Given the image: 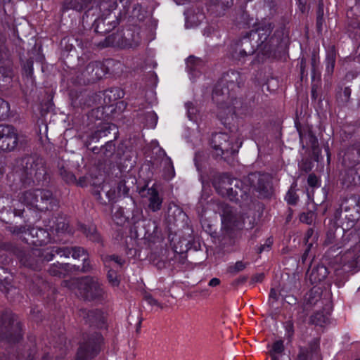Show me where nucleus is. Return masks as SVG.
Here are the masks:
<instances>
[{
  "label": "nucleus",
  "instance_id": "obj_35",
  "mask_svg": "<svg viewBox=\"0 0 360 360\" xmlns=\"http://www.w3.org/2000/svg\"><path fill=\"white\" fill-rule=\"evenodd\" d=\"M71 257L75 259H79L81 257H86V252L83 248L74 247L72 248Z\"/></svg>",
  "mask_w": 360,
  "mask_h": 360
},
{
  "label": "nucleus",
  "instance_id": "obj_23",
  "mask_svg": "<svg viewBox=\"0 0 360 360\" xmlns=\"http://www.w3.org/2000/svg\"><path fill=\"white\" fill-rule=\"evenodd\" d=\"M269 33L270 32L269 30L259 28L256 30H251L250 37H252V40H255V41L257 44V46L259 47L261 46L263 43L266 41Z\"/></svg>",
  "mask_w": 360,
  "mask_h": 360
},
{
  "label": "nucleus",
  "instance_id": "obj_5",
  "mask_svg": "<svg viewBox=\"0 0 360 360\" xmlns=\"http://www.w3.org/2000/svg\"><path fill=\"white\" fill-rule=\"evenodd\" d=\"M211 146L217 156L232 155L238 153L241 143L236 141L235 137H231L226 133H216L212 135Z\"/></svg>",
  "mask_w": 360,
  "mask_h": 360
},
{
  "label": "nucleus",
  "instance_id": "obj_30",
  "mask_svg": "<svg viewBox=\"0 0 360 360\" xmlns=\"http://www.w3.org/2000/svg\"><path fill=\"white\" fill-rule=\"evenodd\" d=\"M103 262L107 268H111V263L114 262L119 266H121L124 263V260L117 255H107L103 257Z\"/></svg>",
  "mask_w": 360,
  "mask_h": 360
},
{
  "label": "nucleus",
  "instance_id": "obj_60",
  "mask_svg": "<svg viewBox=\"0 0 360 360\" xmlns=\"http://www.w3.org/2000/svg\"><path fill=\"white\" fill-rule=\"evenodd\" d=\"M325 150H326V154H327V159H328V161H329V159H330V153H329V147H328V146H325Z\"/></svg>",
  "mask_w": 360,
  "mask_h": 360
},
{
  "label": "nucleus",
  "instance_id": "obj_53",
  "mask_svg": "<svg viewBox=\"0 0 360 360\" xmlns=\"http://www.w3.org/2000/svg\"><path fill=\"white\" fill-rule=\"evenodd\" d=\"M272 245V240L271 239L269 238L266 243L261 245V247L259 248V252H262L266 250H268L270 248V247Z\"/></svg>",
  "mask_w": 360,
  "mask_h": 360
},
{
  "label": "nucleus",
  "instance_id": "obj_40",
  "mask_svg": "<svg viewBox=\"0 0 360 360\" xmlns=\"http://www.w3.org/2000/svg\"><path fill=\"white\" fill-rule=\"evenodd\" d=\"M285 200L288 204L295 205L298 200V196L294 191L290 189L285 195Z\"/></svg>",
  "mask_w": 360,
  "mask_h": 360
},
{
  "label": "nucleus",
  "instance_id": "obj_42",
  "mask_svg": "<svg viewBox=\"0 0 360 360\" xmlns=\"http://www.w3.org/2000/svg\"><path fill=\"white\" fill-rule=\"evenodd\" d=\"M117 193L120 197L121 196H126L128 195L129 188L125 185V183L123 181H120L117 187Z\"/></svg>",
  "mask_w": 360,
  "mask_h": 360
},
{
  "label": "nucleus",
  "instance_id": "obj_14",
  "mask_svg": "<svg viewBox=\"0 0 360 360\" xmlns=\"http://www.w3.org/2000/svg\"><path fill=\"white\" fill-rule=\"evenodd\" d=\"M340 181L345 188L360 186V162L346 169L342 174Z\"/></svg>",
  "mask_w": 360,
  "mask_h": 360
},
{
  "label": "nucleus",
  "instance_id": "obj_20",
  "mask_svg": "<svg viewBox=\"0 0 360 360\" xmlns=\"http://www.w3.org/2000/svg\"><path fill=\"white\" fill-rule=\"evenodd\" d=\"M86 70L88 72H91L92 80L100 79L106 74L105 67L98 61L90 63L87 65Z\"/></svg>",
  "mask_w": 360,
  "mask_h": 360
},
{
  "label": "nucleus",
  "instance_id": "obj_49",
  "mask_svg": "<svg viewBox=\"0 0 360 360\" xmlns=\"http://www.w3.org/2000/svg\"><path fill=\"white\" fill-rule=\"evenodd\" d=\"M61 175L64 180L67 181L68 183H72L75 181V175L71 172H61Z\"/></svg>",
  "mask_w": 360,
  "mask_h": 360
},
{
  "label": "nucleus",
  "instance_id": "obj_44",
  "mask_svg": "<svg viewBox=\"0 0 360 360\" xmlns=\"http://www.w3.org/2000/svg\"><path fill=\"white\" fill-rule=\"evenodd\" d=\"M163 163L165 169H167L168 172L173 176H174V166L172 161L170 158L166 156L163 160Z\"/></svg>",
  "mask_w": 360,
  "mask_h": 360
},
{
  "label": "nucleus",
  "instance_id": "obj_8",
  "mask_svg": "<svg viewBox=\"0 0 360 360\" xmlns=\"http://www.w3.org/2000/svg\"><path fill=\"white\" fill-rule=\"evenodd\" d=\"M13 233L20 236L25 243L34 246H41L50 240L49 233L41 228L32 227L26 229L23 226L15 227Z\"/></svg>",
  "mask_w": 360,
  "mask_h": 360
},
{
  "label": "nucleus",
  "instance_id": "obj_6",
  "mask_svg": "<svg viewBox=\"0 0 360 360\" xmlns=\"http://www.w3.org/2000/svg\"><path fill=\"white\" fill-rule=\"evenodd\" d=\"M340 209L345 214L343 229L353 228L360 219V196L354 195L346 198L340 204Z\"/></svg>",
  "mask_w": 360,
  "mask_h": 360
},
{
  "label": "nucleus",
  "instance_id": "obj_32",
  "mask_svg": "<svg viewBox=\"0 0 360 360\" xmlns=\"http://www.w3.org/2000/svg\"><path fill=\"white\" fill-rule=\"evenodd\" d=\"M248 263H245L243 261H238L235 264L229 265L228 267V271L231 274H237L245 269Z\"/></svg>",
  "mask_w": 360,
  "mask_h": 360
},
{
  "label": "nucleus",
  "instance_id": "obj_28",
  "mask_svg": "<svg viewBox=\"0 0 360 360\" xmlns=\"http://www.w3.org/2000/svg\"><path fill=\"white\" fill-rule=\"evenodd\" d=\"M284 349L285 347L283 340H280L274 342L271 349L269 352L271 360H274V358L281 359L280 355L284 352Z\"/></svg>",
  "mask_w": 360,
  "mask_h": 360
},
{
  "label": "nucleus",
  "instance_id": "obj_18",
  "mask_svg": "<svg viewBox=\"0 0 360 360\" xmlns=\"http://www.w3.org/2000/svg\"><path fill=\"white\" fill-rule=\"evenodd\" d=\"M234 93L235 92L233 93V95H235ZM234 101L238 103V101H236L234 96H233L232 98L224 102V104H217L219 109L217 114L219 119L221 120H226L229 116H232L235 114L234 107L233 106L234 105Z\"/></svg>",
  "mask_w": 360,
  "mask_h": 360
},
{
  "label": "nucleus",
  "instance_id": "obj_43",
  "mask_svg": "<svg viewBox=\"0 0 360 360\" xmlns=\"http://www.w3.org/2000/svg\"><path fill=\"white\" fill-rule=\"evenodd\" d=\"M185 106L187 110V114H188V117L189 120H193L194 118L193 117L196 112L195 108L194 107L193 103H191V102L186 103L185 104Z\"/></svg>",
  "mask_w": 360,
  "mask_h": 360
},
{
  "label": "nucleus",
  "instance_id": "obj_41",
  "mask_svg": "<svg viewBox=\"0 0 360 360\" xmlns=\"http://www.w3.org/2000/svg\"><path fill=\"white\" fill-rule=\"evenodd\" d=\"M300 219L302 222L311 224L314 220V213L311 212L302 213L300 217Z\"/></svg>",
  "mask_w": 360,
  "mask_h": 360
},
{
  "label": "nucleus",
  "instance_id": "obj_51",
  "mask_svg": "<svg viewBox=\"0 0 360 360\" xmlns=\"http://www.w3.org/2000/svg\"><path fill=\"white\" fill-rule=\"evenodd\" d=\"M335 239V233L333 231H328L326 235V239L325 240L326 245H330L333 243Z\"/></svg>",
  "mask_w": 360,
  "mask_h": 360
},
{
  "label": "nucleus",
  "instance_id": "obj_34",
  "mask_svg": "<svg viewBox=\"0 0 360 360\" xmlns=\"http://www.w3.org/2000/svg\"><path fill=\"white\" fill-rule=\"evenodd\" d=\"M283 327H284L285 331V337L289 340H291L293 337L294 332H295L294 323H293L292 321V320L286 321L283 323Z\"/></svg>",
  "mask_w": 360,
  "mask_h": 360
},
{
  "label": "nucleus",
  "instance_id": "obj_9",
  "mask_svg": "<svg viewBox=\"0 0 360 360\" xmlns=\"http://www.w3.org/2000/svg\"><path fill=\"white\" fill-rule=\"evenodd\" d=\"M25 173L27 178L23 182L24 185H30L31 183L35 184L37 182L39 184L40 181L44 179L46 175V169L44 162L41 160H34L32 158H29L26 162Z\"/></svg>",
  "mask_w": 360,
  "mask_h": 360
},
{
  "label": "nucleus",
  "instance_id": "obj_33",
  "mask_svg": "<svg viewBox=\"0 0 360 360\" xmlns=\"http://www.w3.org/2000/svg\"><path fill=\"white\" fill-rule=\"evenodd\" d=\"M10 106L9 104L0 98V120H4L9 115Z\"/></svg>",
  "mask_w": 360,
  "mask_h": 360
},
{
  "label": "nucleus",
  "instance_id": "obj_10",
  "mask_svg": "<svg viewBox=\"0 0 360 360\" xmlns=\"http://www.w3.org/2000/svg\"><path fill=\"white\" fill-rule=\"evenodd\" d=\"M103 342L102 336L96 333L94 338L80 346L77 352V360H90L98 352L100 345Z\"/></svg>",
  "mask_w": 360,
  "mask_h": 360
},
{
  "label": "nucleus",
  "instance_id": "obj_13",
  "mask_svg": "<svg viewBox=\"0 0 360 360\" xmlns=\"http://www.w3.org/2000/svg\"><path fill=\"white\" fill-rule=\"evenodd\" d=\"M249 180L252 181V186L257 191L262 197H267L271 193V181L268 174H261L259 173L251 174L249 176Z\"/></svg>",
  "mask_w": 360,
  "mask_h": 360
},
{
  "label": "nucleus",
  "instance_id": "obj_2",
  "mask_svg": "<svg viewBox=\"0 0 360 360\" xmlns=\"http://www.w3.org/2000/svg\"><path fill=\"white\" fill-rule=\"evenodd\" d=\"M19 201L30 209L41 212L53 210L58 204L50 191L39 189L22 191L19 195Z\"/></svg>",
  "mask_w": 360,
  "mask_h": 360
},
{
  "label": "nucleus",
  "instance_id": "obj_45",
  "mask_svg": "<svg viewBox=\"0 0 360 360\" xmlns=\"http://www.w3.org/2000/svg\"><path fill=\"white\" fill-rule=\"evenodd\" d=\"M145 300L149 304L152 306H157L160 308L162 307L161 304L150 294H146L145 295Z\"/></svg>",
  "mask_w": 360,
  "mask_h": 360
},
{
  "label": "nucleus",
  "instance_id": "obj_1",
  "mask_svg": "<svg viewBox=\"0 0 360 360\" xmlns=\"http://www.w3.org/2000/svg\"><path fill=\"white\" fill-rule=\"evenodd\" d=\"M213 185L219 195L233 201L245 200L250 191V187L244 185L239 179L231 178L228 174L217 176Z\"/></svg>",
  "mask_w": 360,
  "mask_h": 360
},
{
  "label": "nucleus",
  "instance_id": "obj_19",
  "mask_svg": "<svg viewBox=\"0 0 360 360\" xmlns=\"http://www.w3.org/2000/svg\"><path fill=\"white\" fill-rule=\"evenodd\" d=\"M321 298V292L319 289L314 288L309 291L304 296L303 303V310L309 311L316 305Z\"/></svg>",
  "mask_w": 360,
  "mask_h": 360
},
{
  "label": "nucleus",
  "instance_id": "obj_24",
  "mask_svg": "<svg viewBox=\"0 0 360 360\" xmlns=\"http://www.w3.org/2000/svg\"><path fill=\"white\" fill-rule=\"evenodd\" d=\"M88 319L90 323L102 328L105 323V316L101 311H91L88 314Z\"/></svg>",
  "mask_w": 360,
  "mask_h": 360
},
{
  "label": "nucleus",
  "instance_id": "obj_47",
  "mask_svg": "<svg viewBox=\"0 0 360 360\" xmlns=\"http://www.w3.org/2000/svg\"><path fill=\"white\" fill-rule=\"evenodd\" d=\"M106 196L109 202H114L120 197L118 193L115 190L112 189L106 191Z\"/></svg>",
  "mask_w": 360,
  "mask_h": 360
},
{
  "label": "nucleus",
  "instance_id": "obj_37",
  "mask_svg": "<svg viewBox=\"0 0 360 360\" xmlns=\"http://www.w3.org/2000/svg\"><path fill=\"white\" fill-rule=\"evenodd\" d=\"M327 318L321 313H316L311 316V321L316 325L322 326L326 323Z\"/></svg>",
  "mask_w": 360,
  "mask_h": 360
},
{
  "label": "nucleus",
  "instance_id": "obj_57",
  "mask_svg": "<svg viewBox=\"0 0 360 360\" xmlns=\"http://www.w3.org/2000/svg\"><path fill=\"white\" fill-rule=\"evenodd\" d=\"M221 4L224 7H229L233 4V0H224Z\"/></svg>",
  "mask_w": 360,
  "mask_h": 360
},
{
  "label": "nucleus",
  "instance_id": "obj_36",
  "mask_svg": "<svg viewBox=\"0 0 360 360\" xmlns=\"http://www.w3.org/2000/svg\"><path fill=\"white\" fill-rule=\"evenodd\" d=\"M81 229L84 233L90 239L96 240L98 238V236L94 227L86 228L85 226H82Z\"/></svg>",
  "mask_w": 360,
  "mask_h": 360
},
{
  "label": "nucleus",
  "instance_id": "obj_29",
  "mask_svg": "<svg viewBox=\"0 0 360 360\" xmlns=\"http://www.w3.org/2000/svg\"><path fill=\"white\" fill-rule=\"evenodd\" d=\"M326 70L328 74L333 72L335 63V51L334 47H331L327 52Z\"/></svg>",
  "mask_w": 360,
  "mask_h": 360
},
{
  "label": "nucleus",
  "instance_id": "obj_59",
  "mask_svg": "<svg viewBox=\"0 0 360 360\" xmlns=\"http://www.w3.org/2000/svg\"><path fill=\"white\" fill-rule=\"evenodd\" d=\"M120 3H122L124 7H128L130 4V0H120Z\"/></svg>",
  "mask_w": 360,
  "mask_h": 360
},
{
  "label": "nucleus",
  "instance_id": "obj_50",
  "mask_svg": "<svg viewBox=\"0 0 360 360\" xmlns=\"http://www.w3.org/2000/svg\"><path fill=\"white\" fill-rule=\"evenodd\" d=\"M307 182L309 186L312 187H316L319 184V179L314 174H309L307 179Z\"/></svg>",
  "mask_w": 360,
  "mask_h": 360
},
{
  "label": "nucleus",
  "instance_id": "obj_46",
  "mask_svg": "<svg viewBox=\"0 0 360 360\" xmlns=\"http://www.w3.org/2000/svg\"><path fill=\"white\" fill-rule=\"evenodd\" d=\"M226 211L224 212V213L221 214V221L222 223H226V224H231V211L229 210V207H226Z\"/></svg>",
  "mask_w": 360,
  "mask_h": 360
},
{
  "label": "nucleus",
  "instance_id": "obj_26",
  "mask_svg": "<svg viewBox=\"0 0 360 360\" xmlns=\"http://www.w3.org/2000/svg\"><path fill=\"white\" fill-rule=\"evenodd\" d=\"M112 219L117 225H122L127 219L124 214V210L121 207L113 205L112 207Z\"/></svg>",
  "mask_w": 360,
  "mask_h": 360
},
{
  "label": "nucleus",
  "instance_id": "obj_25",
  "mask_svg": "<svg viewBox=\"0 0 360 360\" xmlns=\"http://www.w3.org/2000/svg\"><path fill=\"white\" fill-rule=\"evenodd\" d=\"M299 134L301 143H303L304 141H306V143L313 149L317 147L318 139L316 136L311 132V131L309 130L305 134H303L302 131H300Z\"/></svg>",
  "mask_w": 360,
  "mask_h": 360
},
{
  "label": "nucleus",
  "instance_id": "obj_4",
  "mask_svg": "<svg viewBox=\"0 0 360 360\" xmlns=\"http://www.w3.org/2000/svg\"><path fill=\"white\" fill-rule=\"evenodd\" d=\"M63 284L72 290H77L76 293L89 300L99 298L103 294L98 280L90 277L64 281Z\"/></svg>",
  "mask_w": 360,
  "mask_h": 360
},
{
  "label": "nucleus",
  "instance_id": "obj_3",
  "mask_svg": "<svg viewBox=\"0 0 360 360\" xmlns=\"http://www.w3.org/2000/svg\"><path fill=\"white\" fill-rule=\"evenodd\" d=\"M241 77L238 72L231 70L224 74L214 87L212 93V100L217 104H224V102L233 98V93L239 88Z\"/></svg>",
  "mask_w": 360,
  "mask_h": 360
},
{
  "label": "nucleus",
  "instance_id": "obj_12",
  "mask_svg": "<svg viewBox=\"0 0 360 360\" xmlns=\"http://www.w3.org/2000/svg\"><path fill=\"white\" fill-rule=\"evenodd\" d=\"M257 44L250 37V32L242 37L235 44V51L233 57L240 60L244 57L252 54L258 48Z\"/></svg>",
  "mask_w": 360,
  "mask_h": 360
},
{
  "label": "nucleus",
  "instance_id": "obj_38",
  "mask_svg": "<svg viewBox=\"0 0 360 360\" xmlns=\"http://www.w3.org/2000/svg\"><path fill=\"white\" fill-rule=\"evenodd\" d=\"M108 279L112 286H117L120 283V280L117 278V273L112 269H109L108 272Z\"/></svg>",
  "mask_w": 360,
  "mask_h": 360
},
{
  "label": "nucleus",
  "instance_id": "obj_31",
  "mask_svg": "<svg viewBox=\"0 0 360 360\" xmlns=\"http://www.w3.org/2000/svg\"><path fill=\"white\" fill-rule=\"evenodd\" d=\"M313 353L307 347H300L295 360H312Z\"/></svg>",
  "mask_w": 360,
  "mask_h": 360
},
{
  "label": "nucleus",
  "instance_id": "obj_22",
  "mask_svg": "<svg viewBox=\"0 0 360 360\" xmlns=\"http://www.w3.org/2000/svg\"><path fill=\"white\" fill-rule=\"evenodd\" d=\"M328 276V269L323 265H318L317 266L312 269L311 272L309 274V280L311 283H317Z\"/></svg>",
  "mask_w": 360,
  "mask_h": 360
},
{
  "label": "nucleus",
  "instance_id": "obj_11",
  "mask_svg": "<svg viewBox=\"0 0 360 360\" xmlns=\"http://www.w3.org/2000/svg\"><path fill=\"white\" fill-rule=\"evenodd\" d=\"M18 134L11 126L0 124V150L9 151L17 146Z\"/></svg>",
  "mask_w": 360,
  "mask_h": 360
},
{
  "label": "nucleus",
  "instance_id": "obj_48",
  "mask_svg": "<svg viewBox=\"0 0 360 360\" xmlns=\"http://www.w3.org/2000/svg\"><path fill=\"white\" fill-rule=\"evenodd\" d=\"M68 229V224L65 221H58L56 224V230L57 232H65Z\"/></svg>",
  "mask_w": 360,
  "mask_h": 360
},
{
  "label": "nucleus",
  "instance_id": "obj_16",
  "mask_svg": "<svg viewBox=\"0 0 360 360\" xmlns=\"http://www.w3.org/2000/svg\"><path fill=\"white\" fill-rule=\"evenodd\" d=\"M79 270V267H77L75 265H72L68 263H54L50 266L48 271L50 275L60 278L67 276L70 272Z\"/></svg>",
  "mask_w": 360,
  "mask_h": 360
},
{
  "label": "nucleus",
  "instance_id": "obj_64",
  "mask_svg": "<svg viewBox=\"0 0 360 360\" xmlns=\"http://www.w3.org/2000/svg\"><path fill=\"white\" fill-rule=\"evenodd\" d=\"M262 277H263L262 275L259 276L258 278H257L256 281H261L262 279Z\"/></svg>",
  "mask_w": 360,
  "mask_h": 360
},
{
  "label": "nucleus",
  "instance_id": "obj_62",
  "mask_svg": "<svg viewBox=\"0 0 360 360\" xmlns=\"http://www.w3.org/2000/svg\"><path fill=\"white\" fill-rule=\"evenodd\" d=\"M304 63L305 62H304V59H302V60H301V72H302V74H303V72H304Z\"/></svg>",
  "mask_w": 360,
  "mask_h": 360
},
{
  "label": "nucleus",
  "instance_id": "obj_56",
  "mask_svg": "<svg viewBox=\"0 0 360 360\" xmlns=\"http://www.w3.org/2000/svg\"><path fill=\"white\" fill-rule=\"evenodd\" d=\"M269 297L271 299L277 300V292L274 288L271 289Z\"/></svg>",
  "mask_w": 360,
  "mask_h": 360
},
{
  "label": "nucleus",
  "instance_id": "obj_61",
  "mask_svg": "<svg viewBox=\"0 0 360 360\" xmlns=\"http://www.w3.org/2000/svg\"><path fill=\"white\" fill-rule=\"evenodd\" d=\"M148 116L150 117L151 118H153L155 122H156V121H157V116H156V115L155 113L149 112L148 113Z\"/></svg>",
  "mask_w": 360,
  "mask_h": 360
},
{
  "label": "nucleus",
  "instance_id": "obj_15",
  "mask_svg": "<svg viewBox=\"0 0 360 360\" xmlns=\"http://www.w3.org/2000/svg\"><path fill=\"white\" fill-rule=\"evenodd\" d=\"M341 264L350 269H360V243L341 255Z\"/></svg>",
  "mask_w": 360,
  "mask_h": 360
},
{
  "label": "nucleus",
  "instance_id": "obj_58",
  "mask_svg": "<svg viewBox=\"0 0 360 360\" xmlns=\"http://www.w3.org/2000/svg\"><path fill=\"white\" fill-rule=\"evenodd\" d=\"M311 65L313 69L314 70L316 65V58L315 55H314L311 58Z\"/></svg>",
  "mask_w": 360,
  "mask_h": 360
},
{
  "label": "nucleus",
  "instance_id": "obj_39",
  "mask_svg": "<svg viewBox=\"0 0 360 360\" xmlns=\"http://www.w3.org/2000/svg\"><path fill=\"white\" fill-rule=\"evenodd\" d=\"M72 248H55V253L60 257H69L71 255Z\"/></svg>",
  "mask_w": 360,
  "mask_h": 360
},
{
  "label": "nucleus",
  "instance_id": "obj_52",
  "mask_svg": "<svg viewBox=\"0 0 360 360\" xmlns=\"http://www.w3.org/2000/svg\"><path fill=\"white\" fill-rule=\"evenodd\" d=\"M82 260H83V264H82V267L81 269V271H84V272L88 271L89 269H91V265H90V262L87 259V256L85 257H83Z\"/></svg>",
  "mask_w": 360,
  "mask_h": 360
},
{
  "label": "nucleus",
  "instance_id": "obj_17",
  "mask_svg": "<svg viewBox=\"0 0 360 360\" xmlns=\"http://www.w3.org/2000/svg\"><path fill=\"white\" fill-rule=\"evenodd\" d=\"M148 208L153 212L161 210L163 199L160 196L157 188L153 186L147 190Z\"/></svg>",
  "mask_w": 360,
  "mask_h": 360
},
{
  "label": "nucleus",
  "instance_id": "obj_27",
  "mask_svg": "<svg viewBox=\"0 0 360 360\" xmlns=\"http://www.w3.org/2000/svg\"><path fill=\"white\" fill-rule=\"evenodd\" d=\"M317 239V236L314 233V230L312 229H309L306 233L305 236V242L307 245V248L306 249L304 253L302 255V261L304 262V261L307 259V257L308 255V252L313 246V243Z\"/></svg>",
  "mask_w": 360,
  "mask_h": 360
},
{
  "label": "nucleus",
  "instance_id": "obj_63",
  "mask_svg": "<svg viewBox=\"0 0 360 360\" xmlns=\"http://www.w3.org/2000/svg\"><path fill=\"white\" fill-rule=\"evenodd\" d=\"M94 195H95V196L96 197V198H97L98 200H101V193H100L99 191H96V192L94 193Z\"/></svg>",
  "mask_w": 360,
  "mask_h": 360
},
{
  "label": "nucleus",
  "instance_id": "obj_21",
  "mask_svg": "<svg viewBox=\"0 0 360 360\" xmlns=\"http://www.w3.org/2000/svg\"><path fill=\"white\" fill-rule=\"evenodd\" d=\"M110 17L98 18L95 21V31L98 33H106L112 30L117 25V22L108 20Z\"/></svg>",
  "mask_w": 360,
  "mask_h": 360
},
{
  "label": "nucleus",
  "instance_id": "obj_55",
  "mask_svg": "<svg viewBox=\"0 0 360 360\" xmlns=\"http://www.w3.org/2000/svg\"><path fill=\"white\" fill-rule=\"evenodd\" d=\"M299 7L302 12L305 9L306 0H298Z\"/></svg>",
  "mask_w": 360,
  "mask_h": 360
},
{
  "label": "nucleus",
  "instance_id": "obj_54",
  "mask_svg": "<svg viewBox=\"0 0 360 360\" xmlns=\"http://www.w3.org/2000/svg\"><path fill=\"white\" fill-rule=\"evenodd\" d=\"M220 281L217 278H212L209 282V285L211 287H215L219 285Z\"/></svg>",
  "mask_w": 360,
  "mask_h": 360
},
{
  "label": "nucleus",
  "instance_id": "obj_7",
  "mask_svg": "<svg viewBox=\"0 0 360 360\" xmlns=\"http://www.w3.org/2000/svg\"><path fill=\"white\" fill-rule=\"evenodd\" d=\"M55 254V247L46 249L35 248L21 256L20 260L22 265L34 270H39L41 268L42 263L44 261L52 260Z\"/></svg>",
  "mask_w": 360,
  "mask_h": 360
}]
</instances>
